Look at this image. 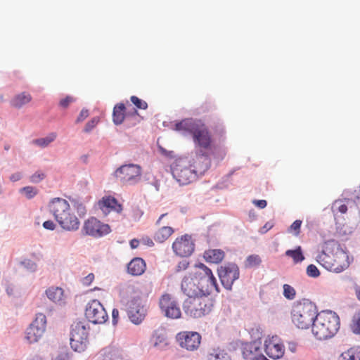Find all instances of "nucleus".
<instances>
[{
  "instance_id": "412c9836",
  "label": "nucleus",
  "mask_w": 360,
  "mask_h": 360,
  "mask_svg": "<svg viewBox=\"0 0 360 360\" xmlns=\"http://www.w3.org/2000/svg\"><path fill=\"white\" fill-rule=\"evenodd\" d=\"M146 269L145 261L141 257H135L128 264V273L133 276L142 275Z\"/></svg>"
},
{
  "instance_id": "423d86ee",
  "label": "nucleus",
  "mask_w": 360,
  "mask_h": 360,
  "mask_svg": "<svg viewBox=\"0 0 360 360\" xmlns=\"http://www.w3.org/2000/svg\"><path fill=\"white\" fill-rule=\"evenodd\" d=\"M316 260L325 269L335 273H340L349 266V256L341 248H338L333 253L323 251L317 256Z\"/></svg>"
},
{
  "instance_id": "ea45409f",
  "label": "nucleus",
  "mask_w": 360,
  "mask_h": 360,
  "mask_svg": "<svg viewBox=\"0 0 360 360\" xmlns=\"http://www.w3.org/2000/svg\"><path fill=\"white\" fill-rule=\"evenodd\" d=\"M302 221L300 219L295 220L290 226L288 231L293 233L294 236H298L300 233V228Z\"/></svg>"
},
{
  "instance_id": "680f3d73",
  "label": "nucleus",
  "mask_w": 360,
  "mask_h": 360,
  "mask_svg": "<svg viewBox=\"0 0 360 360\" xmlns=\"http://www.w3.org/2000/svg\"><path fill=\"white\" fill-rule=\"evenodd\" d=\"M77 209H78L79 210H85V207L83 206V205H82V204H80V205L78 206Z\"/></svg>"
},
{
  "instance_id": "5fc2aeb1",
  "label": "nucleus",
  "mask_w": 360,
  "mask_h": 360,
  "mask_svg": "<svg viewBox=\"0 0 360 360\" xmlns=\"http://www.w3.org/2000/svg\"><path fill=\"white\" fill-rule=\"evenodd\" d=\"M119 311L117 309H113L112 311V323L115 325L118 321Z\"/></svg>"
},
{
  "instance_id": "4c0bfd02",
  "label": "nucleus",
  "mask_w": 360,
  "mask_h": 360,
  "mask_svg": "<svg viewBox=\"0 0 360 360\" xmlns=\"http://www.w3.org/2000/svg\"><path fill=\"white\" fill-rule=\"evenodd\" d=\"M130 101L135 105L136 109L146 110L148 108L147 102L136 96H131L130 97Z\"/></svg>"
},
{
  "instance_id": "2eb2a0df",
  "label": "nucleus",
  "mask_w": 360,
  "mask_h": 360,
  "mask_svg": "<svg viewBox=\"0 0 360 360\" xmlns=\"http://www.w3.org/2000/svg\"><path fill=\"white\" fill-rule=\"evenodd\" d=\"M181 347L188 351H195L200 347L201 335L197 332L183 331L176 335Z\"/></svg>"
},
{
  "instance_id": "7c9ffc66",
  "label": "nucleus",
  "mask_w": 360,
  "mask_h": 360,
  "mask_svg": "<svg viewBox=\"0 0 360 360\" xmlns=\"http://www.w3.org/2000/svg\"><path fill=\"white\" fill-rule=\"evenodd\" d=\"M30 325L37 328H40L42 331L45 332L46 327V316L42 313L37 314L35 319Z\"/></svg>"
},
{
  "instance_id": "58836bf2",
  "label": "nucleus",
  "mask_w": 360,
  "mask_h": 360,
  "mask_svg": "<svg viewBox=\"0 0 360 360\" xmlns=\"http://www.w3.org/2000/svg\"><path fill=\"white\" fill-rule=\"evenodd\" d=\"M296 292L294 288L288 284L283 285V295L288 300H293L295 297Z\"/></svg>"
},
{
  "instance_id": "e2e57ef3",
  "label": "nucleus",
  "mask_w": 360,
  "mask_h": 360,
  "mask_svg": "<svg viewBox=\"0 0 360 360\" xmlns=\"http://www.w3.org/2000/svg\"><path fill=\"white\" fill-rule=\"evenodd\" d=\"M147 244H148V245H153V241H152L150 238H148V241H147Z\"/></svg>"
},
{
  "instance_id": "a19ab883",
  "label": "nucleus",
  "mask_w": 360,
  "mask_h": 360,
  "mask_svg": "<svg viewBox=\"0 0 360 360\" xmlns=\"http://www.w3.org/2000/svg\"><path fill=\"white\" fill-rule=\"evenodd\" d=\"M307 274L309 277L317 278L320 275V271L314 264H309L307 267Z\"/></svg>"
},
{
  "instance_id": "864d4df0",
  "label": "nucleus",
  "mask_w": 360,
  "mask_h": 360,
  "mask_svg": "<svg viewBox=\"0 0 360 360\" xmlns=\"http://www.w3.org/2000/svg\"><path fill=\"white\" fill-rule=\"evenodd\" d=\"M253 203L258 207L263 209L266 207L267 202L265 200H254Z\"/></svg>"
},
{
  "instance_id": "3c124183",
  "label": "nucleus",
  "mask_w": 360,
  "mask_h": 360,
  "mask_svg": "<svg viewBox=\"0 0 360 360\" xmlns=\"http://www.w3.org/2000/svg\"><path fill=\"white\" fill-rule=\"evenodd\" d=\"M43 226L46 229L53 231L56 228V224H54V222L53 221L48 220L43 223Z\"/></svg>"
},
{
  "instance_id": "473e14b6",
  "label": "nucleus",
  "mask_w": 360,
  "mask_h": 360,
  "mask_svg": "<svg viewBox=\"0 0 360 360\" xmlns=\"http://www.w3.org/2000/svg\"><path fill=\"white\" fill-rule=\"evenodd\" d=\"M154 338V346L158 348H162L168 345L165 334L160 333L157 332L153 335Z\"/></svg>"
},
{
  "instance_id": "0e129e2a",
  "label": "nucleus",
  "mask_w": 360,
  "mask_h": 360,
  "mask_svg": "<svg viewBox=\"0 0 360 360\" xmlns=\"http://www.w3.org/2000/svg\"><path fill=\"white\" fill-rule=\"evenodd\" d=\"M134 115H138V112H137V110H134Z\"/></svg>"
},
{
  "instance_id": "cd10ccee",
  "label": "nucleus",
  "mask_w": 360,
  "mask_h": 360,
  "mask_svg": "<svg viewBox=\"0 0 360 360\" xmlns=\"http://www.w3.org/2000/svg\"><path fill=\"white\" fill-rule=\"evenodd\" d=\"M125 105L123 103H118L115 105L113 108L112 120L116 124H120L123 122L125 117Z\"/></svg>"
},
{
  "instance_id": "0eeeda50",
  "label": "nucleus",
  "mask_w": 360,
  "mask_h": 360,
  "mask_svg": "<svg viewBox=\"0 0 360 360\" xmlns=\"http://www.w3.org/2000/svg\"><path fill=\"white\" fill-rule=\"evenodd\" d=\"M213 305L212 299L202 294L187 298L184 302L183 308L188 316L198 319L210 314Z\"/></svg>"
},
{
  "instance_id": "2f4dec72",
  "label": "nucleus",
  "mask_w": 360,
  "mask_h": 360,
  "mask_svg": "<svg viewBox=\"0 0 360 360\" xmlns=\"http://www.w3.org/2000/svg\"><path fill=\"white\" fill-rule=\"evenodd\" d=\"M57 137V134L55 132H52L49 134L47 136L44 138L37 139L34 141V143L44 148L47 146L49 143L53 142Z\"/></svg>"
},
{
  "instance_id": "13d9d810",
  "label": "nucleus",
  "mask_w": 360,
  "mask_h": 360,
  "mask_svg": "<svg viewBox=\"0 0 360 360\" xmlns=\"http://www.w3.org/2000/svg\"><path fill=\"white\" fill-rule=\"evenodd\" d=\"M139 240H137V239H132L131 241H130V247L132 248V249H135L136 248H138V246L139 245Z\"/></svg>"
},
{
  "instance_id": "bf43d9fd",
  "label": "nucleus",
  "mask_w": 360,
  "mask_h": 360,
  "mask_svg": "<svg viewBox=\"0 0 360 360\" xmlns=\"http://www.w3.org/2000/svg\"><path fill=\"white\" fill-rule=\"evenodd\" d=\"M30 360H44V359L42 357H41L40 356L35 355Z\"/></svg>"
},
{
  "instance_id": "37998d69",
  "label": "nucleus",
  "mask_w": 360,
  "mask_h": 360,
  "mask_svg": "<svg viewBox=\"0 0 360 360\" xmlns=\"http://www.w3.org/2000/svg\"><path fill=\"white\" fill-rule=\"evenodd\" d=\"M98 122L99 118L98 117L92 118L86 124L84 131L85 132L91 131L98 124Z\"/></svg>"
},
{
  "instance_id": "49530a36",
  "label": "nucleus",
  "mask_w": 360,
  "mask_h": 360,
  "mask_svg": "<svg viewBox=\"0 0 360 360\" xmlns=\"http://www.w3.org/2000/svg\"><path fill=\"white\" fill-rule=\"evenodd\" d=\"M75 101L72 96H68L65 98L60 100V105L63 108H67L68 105Z\"/></svg>"
},
{
  "instance_id": "20e7f679",
  "label": "nucleus",
  "mask_w": 360,
  "mask_h": 360,
  "mask_svg": "<svg viewBox=\"0 0 360 360\" xmlns=\"http://www.w3.org/2000/svg\"><path fill=\"white\" fill-rule=\"evenodd\" d=\"M340 328L338 315L330 310H323L318 313L311 326V333L319 340H328L338 333Z\"/></svg>"
},
{
  "instance_id": "c756f323",
  "label": "nucleus",
  "mask_w": 360,
  "mask_h": 360,
  "mask_svg": "<svg viewBox=\"0 0 360 360\" xmlns=\"http://www.w3.org/2000/svg\"><path fill=\"white\" fill-rule=\"evenodd\" d=\"M285 255L291 257L295 264L302 262L304 259L301 246H297L295 250H288Z\"/></svg>"
},
{
  "instance_id": "603ef678",
  "label": "nucleus",
  "mask_w": 360,
  "mask_h": 360,
  "mask_svg": "<svg viewBox=\"0 0 360 360\" xmlns=\"http://www.w3.org/2000/svg\"><path fill=\"white\" fill-rule=\"evenodd\" d=\"M273 226H274V224L272 222H271V221H268L261 228L260 233H265L269 230L272 229Z\"/></svg>"
},
{
  "instance_id": "79ce46f5",
  "label": "nucleus",
  "mask_w": 360,
  "mask_h": 360,
  "mask_svg": "<svg viewBox=\"0 0 360 360\" xmlns=\"http://www.w3.org/2000/svg\"><path fill=\"white\" fill-rule=\"evenodd\" d=\"M129 318L134 323L139 324L143 321L144 316L139 314V311H137V314H135L134 310L131 309L129 311Z\"/></svg>"
},
{
  "instance_id": "c9c22d12",
  "label": "nucleus",
  "mask_w": 360,
  "mask_h": 360,
  "mask_svg": "<svg viewBox=\"0 0 360 360\" xmlns=\"http://www.w3.org/2000/svg\"><path fill=\"white\" fill-rule=\"evenodd\" d=\"M20 192L25 195L27 199H32L38 193V189L35 187L28 186L22 188Z\"/></svg>"
},
{
  "instance_id": "ddd939ff",
  "label": "nucleus",
  "mask_w": 360,
  "mask_h": 360,
  "mask_svg": "<svg viewBox=\"0 0 360 360\" xmlns=\"http://www.w3.org/2000/svg\"><path fill=\"white\" fill-rule=\"evenodd\" d=\"M82 230L85 234L94 238L102 237L111 231L108 224L102 223L95 217H90L86 220Z\"/></svg>"
},
{
  "instance_id": "6ab92c4d",
  "label": "nucleus",
  "mask_w": 360,
  "mask_h": 360,
  "mask_svg": "<svg viewBox=\"0 0 360 360\" xmlns=\"http://www.w3.org/2000/svg\"><path fill=\"white\" fill-rule=\"evenodd\" d=\"M45 294L49 300L57 304L62 305L66 302L67 296L62 288L51 286L46 290Z\"/></svg>"
},
{
  "instance_id": "c03bdc74",
  "label": "nucleus",
  "mask_w": 360,
  "mask_h": 360,
  "mask_svg": "<svg viewBox=\"0 0 360 360\" xmlns=\"http://www.w3.org/2000/svg\"><path fill=\"white\" fill-rule=\"evenodd\" d=\"M44 178V173L41 172H37L30 177V180L32 183L37 184L42 181Z\"/></svg>"
},
{
  "instance_id": "4468645a",
  "label": "nucleus",
  "mask_w": 360,
  "mask_h": 360,
  "mask_svg": "<svg viewBox=\"0 0 360 360\" xmlns=\"http://www.w3.org/2000/svg\"><path fill=\"white\" fill-rule=\"evenodd\" d=\"M195 244L188 234L177 237L172 243V250L176 256L186 257L194 251Z\"/></svg>"
},
{
  "instance_id": "e433bc0d",
  "label": "nucleus",
  "mask_w": 360,
  "mask_h": 360,
  "mask_svg": "<svg viewBox=\"0 0 360 360\" xmlns=\"http://www.w3.org/2000/svg\"><path fill=\"white\" fill-rule=\"evenodd\" d=\"M350 327L354 333L360 335V313L353 316Z\"/></svg>"
},
{
  "instance_id": "f704fd0d",
  "label": "nucleus",
  "mask_w": 360,
  "mask_h": 360,
  "mask_svg": "<svg viewBox=\"0 0 360 360\" xmlns=\"http://www.w3.org/2000/svg\"><path fill=\"white\" fill-rule=\"evenodd\" d=\"M332 211L333 213L340 212L345 214L347 212V206L343 203L341 200H335L332 205Z\"/></svg>"
},
{
  "instance_id": "a211bd4d",
  "label": "nucleus",
  "mask_w": 360,
  "mask_h": 360,
  "mask_svg": "<svg viewBox=\"0 0 360 360\" xmlns=\"http://www.w3.org/2000/svg\"><path fill=\"white\" fill-rule=\"evenodd\" d=\"M98 206L103 214H108L112 211L121 213L122 205L112 196H104L98 202Z\"/></svg>"
},
{
  "instance_id": "39448f33",
  "label": "nucleus",
  "mask_w": 360,
  "mask_h": 360,
  "mask_svg": "<svg viewBox=\"0 0 360 360\" xmlns=\"http://www.w3.org/2000/svg\"><path fill=\"white\" fill-rule=\"evenodd\" d=\"M318 313L314 302L308 299H302L292 304L290 318L297 328L306 330L312 326Z\"/></svg>"
},
{
  "instance_id": "69168bd1",
  "label": "nucleus",
  "mask_w": 360,
  "mask_h": 360,
  "mask_svg": "<svg viewBox=\"0 0 360 360\" xmlns=\"http://www.w3.org/2000/svg\"><path fill=\"white\" fill-rule=\"evenodd\" d=\"M9 149V146H5V150H8Z\"/></svg>"
},
{
  "instance_id": "09e8293b",
  "label": "nucleus",
  "mask_w": 360,
  "mask_h": 360,
  "mask_svg": "<svg viewBox=\"0 0 360 360\" xmlns=\"http://www.w3.org/2000/svg\"><path fill=\"white\" fill-rule=\"evenodd\" d=\"M188 265H189V262L188 261L182 260V261L179 262V264H177V266L176 267V271L179 272L181 271H184L188 267Z\"/></svg>"
},
{
  "instance_id": "a18cd8bd",
  "label": "nucleus",
  "mask_w": 360,
  "mask_h": 360,
  "mask_svg": "<svg viewBox=\"0 0 360 360\" xmlns=\"http://www.w3.org/2000/svg\"><path fill=\"white\" fill-rule=\"evenodd\" d=\"M213 360H231V358L227 353L220 351L215 354Z\"/></svg>"
},
{
  "instance_id": "4be33fe9",
  "label": "nucleus",
  "mask_w": 360,
  "mask_h": 360,
  "mask_svg": "<svg viewBox=\"0 0 360 360\" xmlns=\"http://www.w3.org/2000/svg\"><path fill=\"white\" fill-rule=\"evenodd\" d=\"M225 253L223 250L219 249H211L204 252L205 259L211 263L219 264L224 258Z\"/></svg>"
},
{
  "instance_id": "7ed1b4c3",
  "label": "nucleus",
  "mask_w": 360,
  "mask_h": 360,
  "mask_svg": "<svg viewBox=\"0 0 360 360\" xmlns=\"http://www.w3.org/2000/svg\"><path fill=\"white\" fill-rule=\"evenodd\" d=\"M49 209L64 230L73 231L79 229V220L66 200L61 198H53L49 204Z\"/></svg>"
},
{
  "instance_id": "bb28decb",
  "label": "nucleus",
  "mask_w": 360,
  "mask_h": 360,
  "mask_svg": "<svg viewBox=\"0 0 360 360\" xmlns=\"http://www.w3.org/2000/svg\"><path fill=\"white\" fill-rule=\"evenodd\" d=\"M338 360H360V347H352L343 352Z\"/></svg>"
},
{
  "instance_id": "b1692460",
  "label": "nucleus",
  "mask_w": 360,
  "mask_h": 360,
  "mask_svg": "<svg viewBox=\"0 0 360 360\" xmlns=\"http://www.w3.org/2000/svg\"><path fill=\"white\" fill-rule=\"evenodd\" d=\"M174 233V230L173 228L170 226H162L160 229H158L155 235L154 240L157 243H164L166 241L173 233Z\"/></svg>"
},
{
  "instance_id": "4d7b16f0",
  "label": "nucleus",
  "mask_w": 360,
  "mask_h": 360,
  "mask_svg": "<svg viewBox=\"0 0 360 360\" xmlns=\"http://www.w3.org/2000/svg\"><path fill=\"white\" fill-rule=\"evenodd\" d=\"M354 290L355 291L356 298L360 302V286L358 284L354 283Z\"/></svg>"
},
{
  "instance_id": "9b49d317",
  "label": "nucleus",
  "mask_w": 360,
  "mask_h": 360,
  "mask_svg": "<svg viewBox=\"0 0 360 360\" xmlns=\"http://www.w3.org/2000/svg\"><path fill=\"white\" fill-rule=\"evenodd\" d=\"M86 319L94 324L104 323L108 319V314L103 304L97 300H91L85 309Z\"/></svg>"
},
{
  "instance_id": "5701e85b",
  "label": "nucleus",
  "mask_w": 360,
  "mask_h": 360,
  "mask_svg": "<svg viewBox=\"0 0 360 360\" xmlns=\"http://www.w3.org/2000/svg\"><path fill=\"white\" fill-rule=\"evenodd\" d=\"M32 96L27 92H22L15 95L11 101V105L15 108H21L32 101Z\"/></svg>"
},
{
  "instance_id": "6e6d98bb",
  "label": "nucleus",
  "mask_w": 360,
  "mask_h": 360,
  "mask_svg": "<svg viewBox=\"0 0 360 360\" xmlns=\"http://www.w3.org/2000/svg\"><path fill=\"white\" fill-rule=\"evenodd\" d=\"M21 178H22L21 173L16 172V173L13 174L10 176V180L12 181H19Z\"/></svg>"
},
{
  "instance_id": "f3484780",
  "label": "nucleus",
  "mask_w": 360,
  "mask_h": 360,
  "mask_svg": "<svg viewBox=\"0 0 360 360\" xmlns=\"http://www.w3.org/2000/svg\"><path fill=\"white\" fill-rule=\"evenodd\" d=\"M181 290L188 297V298L202 295L198 283L191 274L184 278Z\"/></svg>"
},
{
  "instance_id": "f257e3e1",
  "label": "nucleus",
  "mask_w": 360,
  "mask_h": 360,
  "mask_svg": "<svg viewBox=\"0 0 360 360\" xmlns=\"http://www.w3.org/2000/svg\"><path fill=\"white\" fill-rule=\"evenodd\" d=\"M174 129L184 134H189L192 135V138L195 145L202 150H210L212 148V138L211 133L206 124L200 120H194L193 118L184 119L176 122L174 125Z\"/></svg>"
},
{
  "instance_id": "052dcab7",
  "label": "nucleus",
  "mask_w": 360,
  "mask_h": 360,
  "mask_svg": "<svg viewBox=\"0 0 360 360\" xmlns=\"http://www.w3.org/2000/svg\"><path fill=\"white\" fill-rule=\"evenodd\" d=\"M167 214H162L160 217L159 219H158V221H156V224H160V221L162 220V219Z\"/></svg>"
},
{
  "instance_id": "1a4fd4ad",
  "label": "nucleus",
  "mask_w": 360,
  "mask_h": 360,
  "mask_svg": "<svg viewBox=\"0 0 360 360\" xmlns=\"http://www.w3.org/2000/svg\"><path fill=\"white\" fill-rule=\"evenodd\" d=\"M141 167L139 165H124L115 172V177L123 184H135L141 179Z\"/></svg>"
},
{
  "instance_id": "72a5a7b5",
  "label": "nucleus",
  "mask_w": 360,
  "mask_h": 360,
  "mask_svg": "<svg viewBox=\"0 0 360 360\" xmlns=\"http://www.w3.org/2000/svg\"><path fill=\"white\" fill-rule=\"evenodd\" d=\"M261 263L262 259L258 255H251L247 257L245 265L246 267L252 268L259 266Z\"/></svg>"
},
{
  "instance_id": "a878e982",
  "label": "nucleus",
  "mask_w": 360,
  "mask_h": 360,
  "mask_svg": "<svg viewBox=\"0 0 360 360\" xmlns=\"http://www.w3.org/2000/svg\"><path fill=\"white\" fill-rule=\"evenodd\" d=\"M44 332L40 328L30 326L26 331V339L30 343H35L43 336Z\"/></svg>"
},
{
  "instance_id": "aec40b11",
  "label": "nucleus",
  "mask_w": 360,
  "mask_h": 360,
  "mask_svg": "<svg viewBox=\"0 0 360 360\" xmlns=\"http://www.w3.org/2000/svg\"><path fill=\"white\" fill-rule=\"evenodd\" d=\"M199 286L200 288L202 294L207 296L214 290L219 292V289L217 282L216 278L214 276L212 271L210 270V274H207V276L202 279L200 283Z\"/></svg>"
},
{
  "instance_id": "8fccbe9b",
  "label": "nucleus",
  "mask_w": 360,
  "mask_h": 360,
  "mask_svg": "<svg viewBox=\"0 0 360 360\" xmlns=\"http://www.w3.org/2000/svg\"><path fill=\"white\" fill-rule=\"evenodd\" d=\"M89 116V111L87 110L83 109L81 110L79 116L77 118V122H81L84 121Z\"/></svg>"
},
{
  "instance_id": "dca6fc26",
  "label": "nucleus",
  "mask_w": 360,
  "mask_h": 360,
  "mask_svg": "<svg viewBox=\"0 0 360 360\" xmlns=\"http://www.w3.org/2000/svg\"><path fill=\"white\" fill-rule=\"evenodd\" d=\"M264 351L270 358L278 359L283 356L285 347L279 338L276 335L265 340Z\"/></svg>"
},
{
  "instance_id": "9d476101",
  "label": "nucleus",
  "mask_w": 360,
  "mask_h": 360,
  "mask_svg": "<svg viewBox=\"0 0 360 360\" xmlns=\"http://www.w3.org/2000/svg\"><path fill=\"white\" fill-rule=\"evenodd\" d=\"M159 307L162 313L169 319H177L181 316V311L178 302L169 293L166 292L160 296Z\"/></svg>"
},
{
  "instance_id": "f03ea898",
  "label": "nucleus",
  "mask_w": 360,
  "mask_h": 360,
  "mask_svg": "<svg viewBox=\"0 0 360 360\" xmlns=\"http://www.w3.org/2000/svg\"><path fill=\"white\" fill-rule=\"evenodd\" d=\"M210 160L204 153L194 160L193 165L183 161L176 162L172 168L174 178L181 185H187L193 181L198 175H202L209 168Z\"/></svg>"
},
{
  "instance_id": "f8f14e48",
  "label": "nucleus",
  "mask_w": 360,
  "mask_h": 360,
  "mask_svg": "<svg viewBox=\"0 0 360 360\" xmlns=\"http://www.w3.org/2000/svg\"><path fill=\"white\" fill-rule=\"evenodd\" d=\"M239 268L233 263L221 266L218 269V275L223 286L231 290L235 281L239 278Z\"/></svg>"
},
{
  "instance_id": "393cba45",
  "label": "nucleus",
  "mask_w": 360,
  "mask_h": 360,
  "mask_svg": "<svg viewBox=\"0 0 360 360\" xmlns=\"http://www.w3.org/2000/svg\"><path fill=\"white\" fill-rule=\"evenodd\" d=\"M207 274H210V269L202 263L196 265L194 271L191 273L198 285L207 276Z\"/></svg>"
},
{
  "instance_id": "de8ad7c7",
  "label": "nucleus",
  "mask_w": 360,
  "mask_h": 360,
  "mask_svg": "<svg viewBox=\"0 0 360 360\" xmlns=\"http://www.w3.org/2000/svg\"><path fill=\"white\" fill-rule=\"evenodd\" d=\"M94 280V274L92 273L89 274L86 276L82 278V284L85 286H89Z\"/></svg>"
},
{
  "instance_id": "6e6552de",
  "label": "nucleus",
  "mask_w": 360,
  "mask_h": 360,
  "mask_svg": "<svg viewBox=\"0 0 360 360\" xmlns=\"http://www.w3.org/2000/svg\"><path fill=\"white\" fill-rule=\"evenodd\" d=\"M89 326L86 321H76L72 325L70 346L77 352L86 350L89 342Z\"/></svg>"
},
{
  "instance_id": "c85d7f7f",
  "label": "nucleus",
  "mask_w": 360,
  "mask_h": 360,
  "mask_svg": "<svg viewBox=\"0 0 360 360\" xmlns=\"http://www.w3.org/2000/svg\"><path fill=\"white\" fill-rule=\"evenodd\" d=\"M259 351V346L255 343H250L243 347V355L247 360H252L257 354V352Z\"/></svg>"
}]
</instances>
